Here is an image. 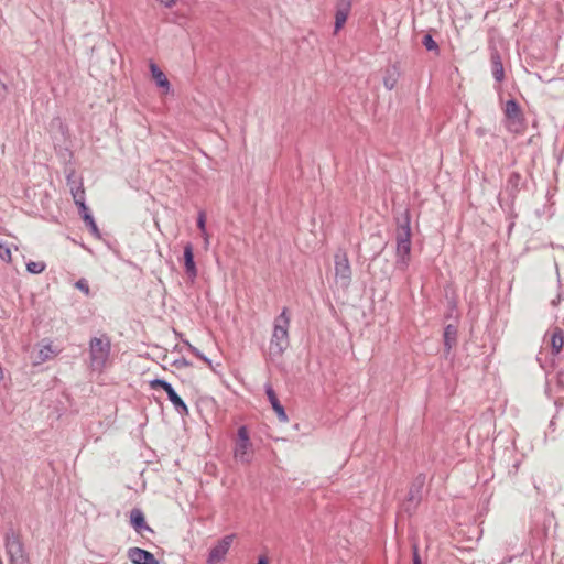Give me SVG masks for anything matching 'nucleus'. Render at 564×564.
Instances as JSON below:
<instances>
[{"instance_id":"nucleus-1","label":"nucleus","mask_w":564,"mask_h":564,"mask_svg":"<svg viewBox=\"0 0 564 564\" xmlns=\"http://www.w3.org/2000/svg\"><path fill=\"white\" fill-rule=\"evenodd\" d=\"M290 316L288 308H283L281 314L274 319L273 333L270 341L272 354L281 355L289 346Z\"/></svg>"},{"instance_id":"nucleus-14","label":"nucleus","mask_w":564,"mask_h":564,"mask_svg":"<svg viewBox=\"0 0 564 564\" xmlns=\"http://www.w3.org/2000/svg\"><path fill=\"white\" fill-rule=\"evenodd\" d=\"M350 10V3L346 2L344 6L339 7L335 14V32H338L347 21L348 13Z\"/></svg>"},{"instance_id":"nucleus-10","label":"nucleus","mask_w":564,"mask_h":564,"mask_svg":"<svg viewBox=\"0 0 564 564\" xmlns=\"http://www.w3.org/2000/svg\"><path fill=\"white\" fill-rule=\"evenodd\" d=\"M150 70L153 79L156 82V85L164 89V93L170 91V82L165 74L154 64H150Z\"/></svg>"},{"instance_id":"nucleus-6","label":"nucleus","mask_w":564,"mask_h":564,"mask_svg":"<svg viewBox=\"0 0 564 564\" xmlns=\"http://www.w3.org/2000/svg\"><path fill=\"white\" fill-rule=\"evenodd\" d=\"M335 276L337 281L341 282V285L347 288L351 280V269L348 258L344 256L335 257Z\"/></svg>"},{"instance_id":"nucleus-33","label":"nucleus","mask_w":564,"mask_h":564,"mask_svg":"<svg viewBox=\"0 0 564 564\" xmlns=\"http://www.w3.org/2000/svg\"><path fill=\"white\" fill-rule=\"evenodd\" d=\"M50 352H52L50 346H45L43 349H41V354L44 355L45 358L48 357Z\"/></svg>"},{"instance_id":"nucleus-5","label":"nucleus","mask_w":564,"mask_h":564,"mask_svg":"<svg viewBox=\"0 0 564 564\" xmlns=\"http://www.w3.org/2000/svg\"><path fill=\"white\" fill-rule=\"evenodd\" d=\"M235 535L229 534L224 536L221 540L217 542L216 545H214L210 551L207 558V564H217L225 560L232 542H234Z\"/></svg>"},{"instance_id":"nucleus-18","label":"nucleus","mask_w":564,"mask_h":564,"mask_svg":"<svg viewBox=\"0 0 564 564\" xmlns=\"http://www.w3.org/2000/svg\"><path fill=\"white\" fill-rule=\"evenodd\" d=\"M491 67H492V75L496 78V80L501 82L505 77L503 66L502 62L500 59L499 55H492L491 56Z\"/></svg>"},{"instance_id":"nucleus-13","label":"nucleus","mask_w":564,"mask_h":564,"mask_svg":"<svg viewBox=\"0 0 564 564\" xmlns=\"http://www.w3.org/2000/svg\"><path fill=\"white\" fill-rule=\"evenodd\" d=\"M75 204L79 207L80 212H86L88 208L85 204V188L82 182L76 187L70 189Z\"/></svg>"},{"instance_id":"nucleus-20","label":"nucleus","mask_w":564,"mask_h":564,"mask_svg":"<svg viewBox=\"0 0 564 564\" xmlns=\"http://www.w3.org/2000/svg\"><path fill=\"white\" fill-rule=\"evenodd\" d=\"M507 129L513 133H522L525 129L524 118L507 120Z\"/></svg>"},{"instance_id":"nucleus-23","label":"nucleus","mask_w":564,"mask_h":564,"mask_svg":"<svg viewBox=\"0 0 564 564\" xmlns=\"http://www.w3.org/2000/svg\"><path fill=\"white\" fill-rule=\"evenodd\" d=\"M0 259L7 263L12 261L11 249L7 243L2 241H0Z\"/></svg>"},{"instance_id":"nucleus-7","label":"nucleus","mask_w":564,"mask_h":564,"mask_svg":"<svg viewBox=\"0 0 564 564\" xmlns=\"http://www.w3.org/2000/svg\"><path fill=\"white\" fill-rule=\"evenodd\" d=\"M128 557L133 564H159L151 552L140 547L129 549Z\"/></svg>"},{"instance_id":"nucleus-17","label":"nucleus","mask_w":564,"mask_h":564,"mask_svg":"<svg viewBox=\"0 0 564 564\" xmlns=\"http://www.w3.org/2000/svg\"><path fill=\"white\" fill-rule=\"evenodd\" d=\"M167 397L177 412H180L181 414H184V415H188L189 411H188L187 405L184 403V401L180 398V395L175 391L167 394Z\"/></svg>"},{"instance_id":"nucleus-32","label":"nucleus","mask_w":564,"mask_h":564,"mask_svg":"<svg viewBox=\"0 0 564 564\" xmlns=\"http://www.w3.org/2000/svg\"><path fill=\"white\" fill-rule=\"evenodd\" d=\"M413 564H421V558L416 546L413 549Z\"/></svg>"},{"instance_id":"nucleus-12","label":"nucleus","mask_w":564,"mask_h":564,"mask_svg":"<svg viewBox=\"0 0 564 564\" xmlns=\"http://www.w3.org/2000/svg\"><path fill=\"white\" fill-rule=\"evenodd\" d=\"M267 395H268V399H269L274 412L278 414L280 420L286 421L288 416L285 414V411H284L283 406L280 404L278 397L271 387L267 388Z\"/></svg>"},{"instance_id":"nucleus-30","label":"nucleus","mask_w":564,"mask_h":564,"mask_svg":"<svg viewBox=\"0 0 564 564\" xmlns=\"http://www.w3.org/2000/svg\"><path fill=\"white\" fill-rule=\"evenodd\" d=\"M173 365L176 368L181 369V368H184V367H189L191 362L187 361L185 358H181V359L175 360Z\"/></svg>"},{"instance_id":"nucleus-21","label":"nucleus","mask_w":564,"mask_h":564,"mask_svg":"<svg viewBox=\"0 0 564 564\" xmlns=\"http://www.w3.org/2000/svg\"><path fill=\"white\" fill-rule=\"evenodd\" d=\"M149 387L152 390H158L159 388H161L166 392V394H170L171 392L174 391V389L172 388V386L169 382L161 380V379L151 380L149 382Z\"/></svg>"},{"instance_id":"nucleus-19","label":"nucleus","mask_w":564,"mask_h":564,"mask_svg":"<svg viewBox=\"0 0 564 564\" xmlns=\"http://www.w3.org/2000/svg\"><path fill=\"white\" fill-rule=\"evenodd\" d=\"M397 83H398V73H397L395 68L387 69L386 75L383 77V86L387 89L392 90L397 86Z\"/></svg>"},{"instance_id":"nucleus-24","label":"nucleus","mask_w":564,"mask_h":564,"mask_svg":"<svg viewBox=\"0 0 564 564\" xmlns=\"http://www.w3.org/2000/svg\"><path fill=\"white\" fill-rule=\"evenodd\" d=\"M45 268H46L45 263L41 262V261H37V262L31 261L26 264V270L33 274L42 273L45 270Z\"/></svg>"},{"instance_id":"nucleus-26","label":"nucleus","mask_w":564,"mask_h":564,"mask_svg":"<svg viewBox=\"0 0 564 564\" xmlns=\"http://www.w3.org/2000/svg\"><path fill=\"white\" fill-rule=\"evenodd\" d=\"M423 44L429 51H435L438 48L437 43L429 34L423 37Z\"/></svg>"},{"instance_id":"nucleus-27","label":"nucleus","mask_w":564,"mask_h":564,"mask_svg":"<svg viewBox=\"0 0 564 564\" xmlns=\"http://www.w3.org/2000/svg\"><path fill=\"white\" fill-rule=\"evenodd\" d=\"M75 286L80 290L82 292H84L86 295H89V285H88V282L87 280L85 279H80L76 282Z\"/></svg>"},{"instance_id":"nucleus-25","label":"nucleus","mask_w":564,"mask_h":564,"mask_svg":"<svg viewBox=\"0 0 564 564\" xmlns=\"http://www.w3.org/2000/svg\"><path fill=\"white\" fill-rule=\"evenodd\" d=\"M82 213H83V219L86 223V225L90 228L91 232L94 235H98V232H99L98 227H97L93 216L88 213V209L86 212H82Z\"/></svg>"},{"instance_id":"nucleus-22","label":"nucleus","mask_w":564,"mask_h":564,"mask_svg":"<svg viewBox=\"0 0 564 564\" xmlns=\"http://www.w3.org/2000/svg\"><path fill=\"white\" fill-rule=\"evenodd\" d=\"M149 387L152 390H158L159 388H161L166 392V394H170L171 392L174 391V389L172 388V386L169 382L161 380V379L151 380L149 382Z\"/></svg>"},{"instance_id":"nucleus-16","label":"nucleus","mask_w":564,"mask_h":564,"mask_svg":"<svg viewBox=\"0 0 564 564\" xmlns=\"http://www.w3.org/2000/svg\"><path fill=\"white\" fill-rule=\"evenodd\" d=\"M505 113L507 117V120L517 119L523 117L522 111L514 100H508L506 102Z\"/></svg>"},{"instance_id":"nucleus-2","label":"nucleus","mask_w":564,"mask_h":564,"mask_svg":"<svg viewBox=\"0 0 564 564\" xmlns=\"http://www.w3.org/2000/svg\"><path fill=\"white\" fill-rule=\"evenodd\" d=\"M111 340L107 335L94 337L89 341V361L94 370H102L109 361Z\"/></svg>"},{"instance_id":"nucleus-3","label":"nucleus","mask_w":564,"mask_h":564,"mask_svg":"<svg viewBox=\"0 0 564 564\" xmlns=\"http://www.w3.org/2000/svg\"><path fill=\"white\" fill-rule=\"evenodd\" d=\"M234 458L245 465L251 464L254 456L253 444L250 440L249 431L246 426H240L234 440Z\"/></svg>"},{"instance_id":"nucleus-34","label":"nucleus","mask_w":564,"mask_h":564,"mask_svg":"<svg viewBox=\"0 0 564 564\" xmlns=\"http://www.w3.org/2000/svg\"><path fill=\"white\" fill-rule=\"evenodd\" d=\"M162 1L165 3L166 7H170L175 2V0H162Z\"/></svg>"},{"instance_id":"nucleus-28","label":"nucleus","mask_w":564,"mask_h":564,"mask_svg":"<svg viewBox=\"0 0 564 564\" xmlns=\"http://www.w3.org/2000/svg\"><path fill=\"white\" fill-rule=\"evenodd\" d=\"M188 348L189 350L198 358H200L204 362H206L209 367L212 366V362L210 360L205 357L196 347L192 346L191 344H188Z\"/></svg>"},{"instance_id":"nucleus-8","label":"nucleus","mask_w":564,"mask_h":564,"mask_svg":"<svg viewBox=\"0 0 564 564\" xmlns=\"http://www.w3.org/2000/svg\"><path fill=\"white\" fill-rule=\"evenodd\" d=\"M184 267L187 276L194 280L197 276V268L194 262L193 247L191 243L184 247Z\"/></svg>"},{"instance_id":"nucleus-9","label":"nucleus","mask_w":564,"mask_h":564,"mask_svg":"<svg viewBox=\"0 0 564 564\" xmlns=\"http://www.w3.org/2000/svg\"><path fill=\"white\" fill-rule=\"evenodd\" d=\"M549 336L552 352L554 355L560 354L564 345V332L561 328L555 327L550 332Z\"/></svg>"},{"instance_id":"nucleus-11","label":"nucleus","mask_w":564,"mask_h":564,"mask_svg":"<svg viewBox=\"0 0 564 564\" xmlns=\"http://www.w3.org/2000/svg\"><path fill=\"white\" fill-rule=\"evenodd\" d=\"M6 546L11 557L22 555V542L17 534L12 533L7 536Z\"/></svg>"},{"instance_id":"nucleus-4","label":"nucleus","mask_w":564,"mask_h":564,"mask_svg":"<svg viewBox=\"0 0 564 564\" xmlns=\"http://www.w3.org/2000/svg\"><path fill=\"white\" fill-rule=\"evenodd\" d=\"M411 252V231L409 226L402 227L397 234V256L406 264Z\"/></svg>"},{"instance_id":"nucleus-15","label":"nucleus","mask_w":564,"mask_h":564,"mask_svg":"<svg viewBox=\"0 0 564 564\" xmlns=\"http://www.w3.org/2000/svg\"><path fill=\"white\" fill-rule=\"evenodd\" d=\"M131 524L138 531L141 532L143 529L150 530V528L145 524V519L141 510L133 509L131 511Z\"/></svg>"},{"instance_id":"nucleus-35","label":"nucleus","mask_w":564,"mask_h":564,"mask_svg":"<svg viewBox=\"0 0 564 564\" xmlns=\"http://www.w3.org/2000/svg\"><path fill=\"white\" fill-rule=\"evenodd\" d=\"M257 564H268V561H267V558L261 557V558H259Z\"/></svg>"},{"instance_id":"nucleus-29","label":"nucleus","mask_w":564,"mask_h":564,"mask_svg":"<svg viewBox=\"0 0 564 564\" xmlns=\"http://www.w3.org/2000/svg\"><path fill=\"white\" fill-rule=\"evenodd\" d=\"M206 215L204 212H200L197 218V226L200 229L202 234H206Z\"/></svg>"},{"instance_id":"nucleus-31","label":"nucleus","mask_w":564,"mask_h":564,"mask_svg":"<svg viewBox=\"0 0 564 564\" xmlns=\"http://www.w3.org/2000/svg\"><path fill=\"white\" fill-rule=\"evenodd\" d=\"M452 330H451V327L448 326L445 330V334H444V337H445V345L451 348L452 346V343H451V339H452Z\"/></svg>"},{"instance_id":"nucleus-36","label":"nucleus","mask_w":564,"mask_h":564,"mask_svg":"<svg viewBox=\"0 0 564 564\" xmlns=\"http://www.w3.org/2000/svg\"><path fill=\"white\" fill-rule=\"evenodd\" d=\"M202 235H203V237H204V239H205V242H206V243H208V242H209V236H208V234L206 232V234H202Z\"/></svg>"}]
</instances>
